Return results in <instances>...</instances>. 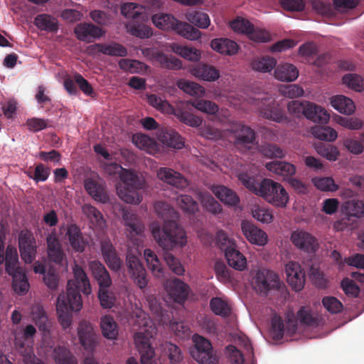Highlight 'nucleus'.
<instances>
[{
  "mask_svg": "<svg viewBox=\"0 0 364 364\" xmlns=\"http://www.w3.org/2000/svg\"><path fill=\"white\" fill-rule=\"evenodd\" d=\"M156 214L164 220L163 228L158 223L151 225V232L158 245L164 250H171L176 246L183 247L187 240L184 230L176 223L178 213L169 204L158 201L154 205Z\"/></svg>",
  "mask_w": 364,
  "mask_h": 364,
  "instance_id": "f257e3e1",
  "label": "nucleus"
},
{
  "mask_svg": "<svg viewBox=\"0 0 364 364\" xmlns=\"http://www.w3.org/2000/svg\"><path fill=\"white\" fill-rule=\"evenodd\" d=\"M5 236L0 232V264L5 262L6 272L12 277V287L15 292L23 295L29 289L26 273L19 267L18 255L16 248L8 245L4 251Z\"/></svg>",
  "mask_w": 364,
  "mask_h": 364,
  "instance_id": "f03ea898",
  "label": "nucleus"
},
{
  "mask_svg": "<svg viewBox=\"0 0 364 364\" xmlns=\"http://www.w3.org/2000/svg\"><path fill=\"white\" fill-rule=\"evenodd\" d=\"M119 178L123 184L117 188L119 197L127 203H140L142 195L139 191L145 186L144 178L135 171L126 168L120 173Z\"/></svg>",
  "mask_w": 364,
  "mask_h": 364,
  "instance_id": "7ed1b4c3",
  "label": "nucleus"
},
{
  "mask_svg": "<svg viewBox=\"0 0 364 364\" xmlns=\"http://www.w3.org/2000/svg\"><path fill=\"white\" fill-rule=\"evenodd\" d=\"M153 23L159 28L174 31L183 38L194 41L200 37V32L191 24L176 19L168 14H156L151 18Z\"/></svg>",
  "mask_w": 364,
  "mask_h": 364,
  "instance_id": "20e7f679",
  "label": "nucleus"
},
{
  "mask_svg": "<svg viewBox=\"0 0 364 364\" xmlns=\"http://www.w3.org/2000/svg\"><path fill=\"white\" fill-rule=\"evenodd\" d=\"M141 314L139 316L143 318L144 321L140 330L134 334V343L141 355V363L155 364L153 360L155 353L150 343L155 328L151 321L146 318V314L144 312Z\"/></svg>",
  "mask_w": 364,
  "mask_h": 364,
  "instance_id": "39448f33",
  "label": "nucleus"
},
{
  "mask_svg": "<svg viewBox=\"0 0 364 364\" xmlns=\"http://www.w3.org/2000/svg\"><path fill=\"white\" fill-rule=\"evenodd\" d=\"M70 287L69 286L68 295L61 294L57 299L58 321L63 328H68L71 324V316L68 312L79 311L82 306L81 295Z\"/></svg>",
  "mask_w": 364,
  "mask_h": 364,
  "instance_id": "423d86ee",
  "label": "nucleus"
},
{
  "mask_svg": "<svg viewBox=\"0 0 364 364\" xmlns=\"http://www.w3.org/2000/svg\"><path fill=\"white\" fill-rule=\"evenodd\" d=\"M287 109L295 117H305L314 122L326 123L330 118L323 108L308 101L293 100L288 103Z\"/></svg>",
  "mask_w": 364,
  "mask_h": 364,
  "instance_id": "0eeeda50",
  "label": "nucleus"
},
{
  "mask_svg": "<svg viewBox=\"0 0 364 364\" xmlns=\"http://www.w3.org/2000/svg\"><path fill=\"white\" fill-rule=\"evenodd\" d=\"M259 196L277 207L284 208L289 201V195L279 183L269 178L261 181Z\"/></svg>",
  "mask_w": 364,
  "mask_h": 364,
  "instance_id": "6e6552de",
  "label": "nucleus"
},
{
  "mask_svg": "<svg viewBox=\"0 0 364 364\" xmlns=\"http://www.w3.org/2000/svg\"><path fill=\"white\" fill-rule=\"evenodd\" d=\"M194 348L191 350L192 358L200 364H215L216 355L213 353L210 342L204 337L193 336Z\"/></svg>",
  "mask_w": 364,
  "mask_h": 364,
  "instance_id": "1a4fd4ad",
  "label": "nucleus"
},
{
  "mask_svg": "<svg viewBox=\"0 0 364 364\" xmlns=\"http://www.w3.org/2000/svg\"><path fill=\"white\" fill-rule=\"evenodd\" d=\"M123 219L127 238L134 245L139 246L143 241L144 224L136 215L127 210L123 213Z\"/></svg>",
  "mask_w": 364,
  "mask_h": 364,
  "instance_id": "9d476101",
  "label": "nucleus"
},
{
  "mask_svg": "<svg viewBox=\"0 0 364 364\" xmlns=\"http://www.w3.org/2000/svg\"><path fill=\"white\" fill-rule=\"evenodd\" d=\"M281 284L278 275L273 271L262 269L255 277V289L260 294H267L272 289H278Z\"/></svg>",
  "mask_w": 364,
  "mask_h": 364,
  "instance_id": "9b49d317",
  "label": "nucleus"
},
{
  "mask_svg": "<svg viewBox=\"0 0 364 364\" xmlns=\"http://www.w3.org/2000/svg\"><path fill=\"white\" fill-rule=\"evenodd\" d=\"M257 107L259 113L264 118L280 123L287 122V117L279 104L272 97H267L259 100Z\"/></svg>",
  "mask_w": 364,
  "mask_h": 364,
  "instance_id": "f8f14e48",
  "label": "nucleus"
},
{
  "mask_svg": "<svg viewBox=\"0 0 364 364\" xmlns=\"http://www.w3.org/2000/svg\"><path fill=\"white\" fill-rule=\"evenodd\" d=\"M128 272L134 284L141 289L148 284L146 272L139 257L130 252L127 255L126 259Z\"/></svg>",
  "mask_w": 364,
  "mask_h": 364,
  "instance_id": "ddd939ff",
  "label": "nucleus"
},
{
  "mask_svg": "<svg viewBox=\"0 0 364 364\" xmlns=\"http://www.w3.org/2000/svg\"><path fill=\"white\" fill-rule=\"evenodd\" d=\"M36 333V328L29 324L25 327L22 332L16 333L14 335L15 348L25 358L31 357L33 353L32 343Z\"/></svg>",
  "mask_w": 364,
  "mask_h": 364,
  "instance_id": "4468645a",
  "label": "nucleus"
},
{
  "mask_svg": "<svg viewBox=\"0 0 364 364\" xmlns=\"http://www.w3.org/2000/svg\"><path fill=\"white\" fill-rule=\"evenodd\" d=\"M18 247L22 259L31 263L36 258V244L31 232L22 230L18 235Z\"/></svg>",
  "mask_w": 364,
  "mask_h": 364,
  "instance_id": "2eb2a0df",
  "label": "nucleus"
},
{
  "mask_svg": "<svg viewBox=\"0 0 364 364\" xmlns=\"http://www.w3.org/2000/svg\"><path fill=\"white\" fill-rule=\"evenodd\" d=\"M287 281L295 291H301L305 284V273L300 264L296 262H289L285 266Z\"/></svg>",
  "mask_w": 364,
  "mask_h": 364,
  "instance_id": "dca6fc26",
  "label": "nucleus"
},
{
  "mask_svg": "<svg viewBox=\"0 0 364 364\" xmlns=\"http://www.w3.org/2000/svg\"><path fill=\"white\" fill-rule=\"evenodd\" d=\"M73 274L75 280H68L67 285V294H68L69 286H71L73 290L82 291L85 295H89L92 292L91 285L89 278L84 269L79 265L75 264L73 267Z\"/></svg>",
  "mask_w": 364,
  "mask_h": 364,
  "instance_id": "f3484780",
  "label": "nucleus"
},
{
  "mask_svg": "<svg viewBox=\"0 0 364 364\" xmlns=\"http://www.w3.org/2000/svg\"><path fill=\"white\" fill-rule=\"evenodd\" d=\"M291 240L296 247L306 252H315L318 248L317 240L311 234L303 230L293 232Z\"/></svg>",
  "mask_w": 364,
  "mask_h": 364,
  "instance_id": "a211bd4d",
  "label": "nucleus"
},
{
  "mask_svg": "<svg viewBox=\"0 0 364 364\" xmlns=\"http://www.w3.org/2000/svg\"><path fill=\"white\" fill-rule=\"evenodd\" d=\"M242 231L247 240L252 244L264 246L267 243V233L253 223L243 221L241 224Z\"/></svg>",
  "mask_w": 364,
  "mask_h": 364,
  "instance_id": "6ab92c4d",
  "label": "nucleus"
},
{
  "mask_svg": "<svg viewBox=\"0 0 364 364\" xmlns=\"http://www.w3.org/2000/svg\"><path fill=\"white\" fill-rule=\"evenodd\" d=\"M84 187L87 193L96 201L105 203L109 200L104 183L98 178L91 177L85 178Z\"/></svg>",
  "mask_w": 364,
  "mask_h": 364,
  "instance_id": "aec40b11",
  "label": "nucleus"
},
{
  "mask_svg": "<svg viewBox=\"0 0 364 364\" xmlns=\"http://www.w3.org/2000/svg\"><path fill=\"white\" fill-rule=\"evenodd\" d=\"M157 177L159 180L177 188L183 189L188 186L186 178L180 173L169 168H160L157 171Z\"/></svg>",
  "mask_w": 364,
  "mask_h": 364,
  "instance_id": "412c9836",
  "label": "nucleus"
},
{
  "mask_svg": "<svg viewBox=\"0 0 364 364\" xmlns=\"http://www.w3.org/2000/svg\"><path fill=\"white\" fill-rule=\"evenodd\" d=\"M74 33L78 40L87 43L100 38L103 35L100 27L90 23H78L74 28Z\"/></svg>",
  "mask_w": 364,
  "mask_h": 364,
  "instance_id": "4be33fe9",
  "label": "nucleus"
},
{
  "mask_svg": "<svg viewBox=\"0 0 364 364\" xmlns=\"http://www.w3.org/2000/svg\"><path fill=\"white\" fill-rule=\"evenodd\" d=\"M90 53H100L104 55L117 57H125L127 55V48L116 42L109 43H95L89 46Z\"/></svg>",
  "mask_w": 364,
  "mask_h": 364,
  "instance_id": "5701e85b",
  "label": "nucleus"
},
{
  "mask_svg": "<svg viewBox=\"0 0 364 364\" xmlns=\"http://www.w3.org/2000/svg\"><path fill=\"white\" fill-rule=\"evenodd\" d=\"M101 251L107 266L114 272L119 271L122 267V262L109 240H103L101 242Z\"/></svg>",
  "mask_w": 364,
  "mask_h": 364,
  "instance_id": "b1692460",
  "label": "nucleus"
},
{
  "mask_svg": "<svg viewBox=\"0 0 364 364\" xmlns=\"http://www.w3.org/2000/svg\"><path fill=\"white\" fill-rule=\"evenodd\" d=\"M65 237L68 240L71 247L75 252H82L85 250L87 242L77 225H68L66 228Z\"/></svg>",
  "mask_w": 364,
  "mask_h": 364,
  "instance_id": "393cba45",
  "label": "nucleus"
},
{
  "mask_svg": "<svg viewBox=\"0 0 364 364\" xmlns=\"http://www.w3.org/2000/svg\"><path fill=\"white\" fill-rule=\"evenodd\" d=\"M166 290L175 302L182 304L188 297L189 287L181 280L175 279L166 284Z\"/></svg>",
  "mask_w": 364,
  "mask_h": 364,
  "instance_id": "a878e982",
  "label": "nucleus"
},
{
  "mask_svg": "<svg viewBox=\"0 0 364 364\" xmlns=\"http://www.w3.org/2000/svg\"><path fill=\"white\" fill-rule=\"evenodd\" d=\"M89 268L92 275L99 285V288L109 287L112 279L105 265L98 260L89 262Z\"/></svg>",
  "mask_w": 364,
  "mask_h": 364,
  "instance_id": "bb28decb",
  "label": "nucleus"
},
{
  "mask_svg": "<svg viewBox=\"0 0 364 364\" xmlns=\"http://www.w3.org/2000/svg\"><path fill=\"white\" fill-rule=\"evenodd\" d=\"M235 135V144L237 146L249 147L255 139V133L250 127L237 124L232 128Z\"/></svg>",
  "mask_w": 364,
  "mask_h": 364,
  "instance_id": "cd10ccee",
  "label": "nucleus"
},
{
  "mask_svg": "<svg viewBox=\"0 0 364 364\" xmlns=\"http://www.w3.org/2000/svg\"><path fill=\"white\" fill-rule=\"evenodd\" d=\"M210 189L225 205L236 206L240 203V198L236 192L225 186L213 185L210 186Z\"/></svg>",
  "mask_w": 364,
  "mask_h": 364,
  "instance_id": "c85d7f7f",
  "label": "nucleus"
},
{
  "mask_svg": "<svg viewBox=\"0 0 364 364\" xmlns=\"http://www.w3.org/2000/svg\"><path fill=\"white\" fill-rule=\"evenodd\" d=\"M158 139L163 144L176 149H181L184 146L182 136L172 129H161L159 132Z\"/></svg>",
  "mask_w": 364,
  "mask_h": 364,
  "instance_id": "c756f323",
  "label": "nucleus"
},
{
  "mask_svg": "<svg viewBox=\"0 0 364 364\" xmlns=\"http://www.w3.org/2000/svg\"><path fill=\"white\" fill-rule=\"evenodd\" d=\"M191 73L196 77L208 82H213L220 77L219 70L213 65L199 63L191 69Z\"/></svg>",
  "mask_w": 364,
  "mask_h": 364,
  "instance_id": "7c9ffc66",
  "label": "nucleus"
},
{
  "mask_svg": "<svg viewBox=\"0 0 364 364\" xmlns=\"http://www.w3.org/2000/svg\"><path fill=\"white\" fill-rule=\"evenodd\" d=\"M77 333L81 345L85 350H92L95 346V334L90 323L86 321L80 322Z\"/></svg>",
  "mask_w": 364,
  "mask_h": 364,
  "instance_id": "2f4dec72",
  "label": "nucleus"
},
{
  "mask_svg": "<svg viewBox=\"0 0 364 364\" xmlns=\"http://www.w3.org/2000/svg\"><path fill=\"white\" fill-rule=\"evenodd\" d=\"M299 70L297 68L291 63L279 64L275 66L274 77L282 82H293L297 79Z\"/></svg>",
  "mask_w": 364,
  "mask_h": 364,
  "instance_id": "473e14b6",
  "label": "nucleus"
},
{
  "mask_svg": "<svg viewBox=\"0 0 364 364\" xmlns=\"http://www.w3.org/2000/svg\"><path fill=\"white\" fill-rule=\"evenodd\" d=\"M211 48L221 53L232 55L237 53L238 50V45L236 42L228 38H215L210 42Z\"/></svg>",
  "mask_w": 364,
  "mask_h": 364,
  "instance_id": "72a5a7b5",
  "label": "nucleus"
},
{
  "mask_svg": "<svg viewBox=\"0 0 364 364\" xmlns=\"http://www.w3.org/2000/svg\"><path fill=\"white\" fill-rule=\"evenodd\" d=\"M266 168L277 175L287 178V180L296 173L295 166L286 161H271L266 164Z\"/></svg>",
  "mask_w": 364,
  "mask_h": 364,
  "instance_id": "f704fd0d",
  "label": "nucleus"
},
{
  "mask_svg": "<svg viewBox=\"0 0 364 364\" xmlns=\"http://www.w3.org/2000/svg\"><path fill=\"white\" fill-rule=\"evenodd\" d=\"M35 26L41 31L56 33L58 31V20L47 14H38L34 18Z\"/></svg>",
  "mask_w": 364,
  "mask_h": 364,
  "instance_id": "c9c22d12",
  "label": "nucleus"
},
{
  "mask_svg": "<svg viewBox=\"0 0 364 364\" xmlns=\"http://www.w3.org/2000/svg\"><path fill=\"white\" fill-rule=\"evenodd\" d=\"M151 56L164 68L178 70L182 67L181 61L177 58L164 54L161 51L152 50Z\"/></svg>",
  "mask_w": 364,
  "mask_h": 364,
  "instance_id": "e433bc0d",
  "label": "nucleus"
},
{
  "mask_svg": "<svg viewBox=\"0 0 364 364\" xmlns=\"http://www.w3.org/2000/svg\"><path fill=\"white\" fill-rule=\"evenodd\" d=\"M225 256L230 267L238 271L244 270L247 267L246 257L236 249L231 247L225 252Z\"/></svg>",
  "mask_w": 364,
  "mask_h": 364,
  "instance_id": "4c0bfd02",
  "label": "nucleus"
},
{
  "mask_svg": "<svg viewBox=\"0 0 364 364\" xmlns=\"http://www.w3.org/2000/svg\"><path fill=\"white\" fill-rule=\"evenodd\" d=\"M331 105L339 112L348 115L353 114L355 109L353 101L343 95L333 97L331 100Z\"/></svg>",
  "mask_w": 364,
  "mask_h": 364,
  "instance_id": "58836bf2",
  "label": "nucleus"
},
{
  "mask_svg": "<svg viewBox=\"0 0 364 364\" xmlns=\"http://www.w3.org/2000/svg\"><path fill=\"white\" fill-rule=\"evenodd\" d=\"M140 20L130 21L126 24L128 32L136 37L140 38H148L153 34L151 28L143 23L139 22Z\"/></svg>",
  "mask_w": 364,
  "mask_h": 364,
  "instance_id": "ea45409f",
  "label": "nucleus"
},
{
  "mask_svg": "<svg viewBox=\"0 0 364 364\" xmlns=\"http://www.w3.org/2000/svg\"><path fill=\"white\" fill-rule=\"evenodd\" d=\"M132 142L136 147L147 153L152 154L158 149L154 139L144 134H136L132 136Z\"/></svg>",
  "mask_w": 364,
  "mask_h": 364,
  "instance_id": "a19ab883",
  "label": "nucleus"
},
{
  "mask_svg": "<svg viewBox=\"0 0 364 364\" xmlns=\"http://www.w3.org/2000/svg\"><path fill=\"white\" fill-rule=\"evenodd\" d=\"M100 328L102 335L108 339H115L118 335V327L114 318L106 315L101 318Z\"/></svg>",
  "mask_w": 364,
  "mask_h": 364,
  "instance_id": "79ce46f5",
  "label": "nucleus"
},
{
  "mask_svg": "<svg viewBox=\"0 0 364 364\" xmlns=\"http://www.w3.org/2000/svg\"><path fill=\"white\" fill-rule=\"evenodd\" d=\"M122 14L131 21L144 20L146 16L143 8L135 3H126L121 7Z\"/></svg>",
  "mask_w": 364,
  "mask_h": 364,
  "instance_id": "37998d69",
  "label": "nucleus"
},
{
  "mask_svg": "<svg viewBox=\"0 0 364 364\" xmlns=\"http://www.w3.org/2000/svg\"><path fill=\"white\" fill-rule=\"evenodd\" d=\"M277 65V60L269 56H262L256 58L251 62V68L252 70L261 72L268 73L270 72Z\"/></svg>",
  "mask_w": 364,
  "mask_h": 364,
  "instance_id": "c03bdc74",
  "label": "nucleus"
},
{
  "mask_svg": "<svg viewBox=\"0 0 364 364\" xmlns=\"http://www.w3.org/2000/svg\"><path fill=\"white\" fill-rule=\"evenodd\" d=\"M144 258L147 263L149 269L155 277H161L163 276V268L161 262L154 251L150 249H146L144 251Z\"/></svg>",
  "mask_w": 364,
  "mask_h": 364,
  "instance_id": "a18cd8bd",
  "label": "nucleus"
},
{
  "mask_svg": "<svg viewBox=\"0 0 364 364\" xmlns=\"http://www.w3.org/2000/svg\"><path fill=\"white\" fill-rule=\"evenodd\" d=\"M311 134L320 140L328 141H335L338 136L336 131L327 126L316 125L311 128Z\"/></svg>",
  "mask_w": 364,
  "mask_h": 364,
  "instance_id": "49530a36",
  "label": "nucleus"
},
{
  "mask_svg": "<svg viewBox=\"0 0 364 364\" xmlns=\"http://www.w3.org/2000/svg\"><path fill=\"white\" fill-rule=\"evenodd\" d=\"M173 114L183 123L192 127H198L201 125L202 119L183 109L177 108L173 110Z\"/></svg>",
  "mask_w": 364,
  "mask_h": 364,
  "instance_id": "de8ad7c7",
  "label": "nucleus"
},
{
  "mask_svg": "<svg viewBox=\"0 0 364 364\" xmlns=\"http://www.w3.org/2000/svg\"><path fill=\"white\" fill-rule=\"evenodd\" d=\"M177 86L184 92L192 96L200 97L205 93L204 87L193 81L182 79L178 81Z\"/></svg>",
  "mask_w": 364,
  "mask_h": 364,
  "instance_id": "09e8293b",
  "label": "nucleus"
},
{
  "mask_svg": "<svg viewBox=\"0 0 364 364\" xmlns=\"http://www.w3.org/2000/svg\"><path fill=\"white\" fill-rule=\"evenodd\" d=\"M210 307L216 315L228 317L231 314V308L228 303L220 297H213L210 299Z\"/></svg>",
  "mask_w": 364,
  "mask_h": 364,
  "instance_id": "8fccbe9b",
  "label": "nucleus"
},
{
  "mask_svg": "<svg viewBox=\"0 0 364 364\" xmlns=\"http://www.w3.org/2000/svg\"><path fill=\"white\" fill-rule=\"evenodd\" d=\"M186 19L195 26L201 28H207L210 23L207 14L198 11H190L186 14Z\"/></svg>",
  "mask_w": 364,
  "mask_h": 364,
  "instance_id": "3c124183",
  "label": "nucleus"
},
{
  "mask_svg": "<svg viewBox=\"0 0 364 364\" xmlns=\"http://www.w3.org/2000/svg\"><path fill=\"white\" fill-rule=\"evenodd\" d=\"M172 50L190 61H198L201 56L200 51L193 47L173 45Z\"/></svg>",
  "mask_w": 364,
  "mask_h": 364,
  "instance_id": "603ef678",
  "label": "nucleus"
},
{
  "mask_svg": "<svg viewBox=\"0 0 364 364\" xmlns=\"http://www.w3.org/2000/svg\"><path fill=\"white\" fill-rule=\"evenodd\" d=\"M186 105V107L191 105L198 110L209 114H215L218 111V106L215 102L210 100H191L187 102Z\"/></svg>",
  "mask_w": 364,
  "mask_h": 364,
  "instance_id": "864d4df0",
  "label": "nucleus"
},
{
  "mask_svg": "<svg viewBox=\"0 0 364 364\" xmlns=\"http://www.w3.org/2000/svg\"><path fill=\"white\" fill-rule=\"evenodd\" d=\"M259 152L269 159H282L285 156L284 150L277 144L265 143L259 146Z\"/></svg>",
  "mask_w": 364,
  "mask_h": 364,
  "instance_id": "5fc2aeb1",
  "label": "nucleus"
},
{
  "mask_svg": "<svg viewBox=\"0 0 364 364\" xmlns=\"http://www.w3.org/2000/svg\"><path fill=\"white\" fill-rule=\"evenodd\" d=\"M54 359L56 364H77L76 358L64 347L54 349Z\"/></svg>",
  "mask_w": 364,
  "mask_h": 364,
  "instance_id": "6e6d98bb",
  "label": "nucleus"
},
{
  "mask_svg": "<svg viewBox=\"0 0 364 364\" xmlns=\"http://www.w3.org/2000/svg\"><path fill=\"white\" fill-rule=\"evenodd\" d=\"M317 153L329 161H334L338 159L339 151L331 144L320 142L315 146Z\"/></svg>",
  "mask_w": 364,
  "mask_h": 364,
  "instance_id": "4d7b16f0",
  "label": "nucleus"
},
{
  "mask_svg": "<svg viewBox=\"0 0 364 364\" xmlns=\"http://www.w3.org/2000/svg\"><path fill=\"white\" fill-rule=\"evenodd\" d=\"M177 205L186 213L193 214L198 210V203L188 195H180L176 198Z\"/></svg>",
  "mask_w": 364,
  "mask_h": 364,
  "instance_id": "13d9d810",
  "label": "nucleus"
},
{
  "mask_svg": "<svg viewBox=\"0 0 364 364\" xmlns=\"http://www.w3.org/2000/svg\"><path fill=\"white\" fill-rule=\"evenodd\" d=\"M238 179L249 191L258 196L261 182L244 172L239 173Z\"/></svg>",
  "mask_w": 364,
  "mask_h": 364,
  "instance_id": "bf43d9fd",
  "label": "nucleus"
},
{
  "mask_svg": "<svg viewBox=\"0 0 364 364\" xmlns=\"http://www.w3.org/2000/svg\"><path fill=\"white\" fill-rule=\"evenodd\" d=\"M231 28L238 33L249 35L254 30L253 25L247 20L237 17L230 23Z\"/></svg>",
  "mask_w": 364,
  "mask_h": 364,
  "instance_id": "052dcab7",
  "label": "nucleus"
},
{
  "mask_svg": "<svg viewBox=\"0 0 364 364\" xmlns=\"http://www.w3.org/2000/svg\"><path fill=\"white\" fill-rule=\"evenodd\" d=\"M314 185L322 191H335L338 186L331 177L314 178L312 179Z\"/></svg>",
  "mask_w": 364,
  "mask_h": 364,
  "instance_id": "680f3d73",
  "label": "nucleus"
},
{
  "mask_svg": "<svg viewBox=\"0 0 364 364\" xmlns=\"http://www.w3.org/2000/svg\"><path fill=\"white\" fill-rule=\"evenodd\" d=\"M108 287L99 288L98 298L101 306L104 309H111L115 303V296L112 291H108Z\"/></svg>",
  "mask_w": 364,
  "mask_h": 364,
  "instance_id": "e2e57ef3",
  "label": "nucleus"
},
{
  "mask_svg": "<svg viewBox=\"0 0 364 364\" xmlns=\"http://www.w3.org/2000/svg\"><path fill=\"white\" fill-rule=\"evenodd\" d=\"M297 318L299 322L308 326H316L318 321L315 318L309 309L306 307H301L297 312Z\"/></svg>",
  "mask_w": 364,
  "mask_h": 364,
  "instance_id": "0e129e2a",
  "label": "nucleus"
},
{
  "mask_svg": "<svg viewBox=\"0 0 364 364\" xmlns=\"http://www.w3.org/2000/svg\"><path fill=\"white\" fill-rule=\"evenodd\" d=\"M312 7L318 14L325 16H332L335 14L333 5L329 2L321 0H313Z\"/></svg>",
  "mask_w": 364,
  "mask_h": 364,
  "instance_id": "69168bd1",
  "label": "nucleus"
},
{
  "mask_svg": "<svg viewBox=\"0 0 364 364\" xmlns=\"http://www.w3.org/2000/svg\"><path fill=\"white\" fill-rule=\"evenodd\" d=\"M348 215L355 218L364 217V202L353 200L346 203L345 206Z\"/></svg>",
  "mask_w": 364,
  "mask_h": 364,
  "instance_id": "338daca9",
  "label": "nucleus"
},
{
  "mask_svg": "<svg viewBox=\"0 0 364 364\" xmlns=\"http://www.w3.org/2000/svg\"><path fill=\"white\" fill-rule=\"evenodd\" d=\"M164 260L167 265L176 274L182 275L185 272L183 266L181 264L178 259L175 257L169 252H165L164 255Z\"/></svg>",
  "mask_w": 364,
  "mask_h": 364,
  "instance_id": "774afa93",
  "label": "nucleus"
}]
</instances>
